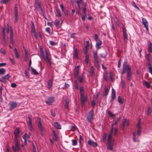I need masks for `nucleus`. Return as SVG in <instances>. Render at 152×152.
Returning <instances> with one entry per match:
<instances>
[{"mask_svg": "<svg viewBox=\"0 0 152 152\" xmlns=\"http://www.w3.org/2000/svg\"><path fill=\"white\" fill-rule=\"evenodd\" d=\"M40 51L41 56H42L43 59L46 62L48 63L50 65L52 64L51 62V58L50 57V55L49 54L48 51L47 50H45V56L43 49L41 48H40Z\"/></svg>", "mask_w": 152, "mask_h": 152, "instance_id": "obj_1", "label": "nucleus"}, {"mask_svg": "<svg viewBox=\"0 0 152 152\" xmlns=\"http://www.w3.org/2000/svg\"><path fill=\"white\" fill-rule=\"evenodd\" d=\"M7 26L8 27L7 29L6 30V32L7 33H8L9 32V31L10 30V42L12 44H13L14 41H13V36H14V34L13 33V30L11 26H9L8 24H7Z\"/></svg>", "mask_w": 152, "mask_h": 152, "instance_id": "obj_2", "label": "nucleus"}, {"mask_svg": "<svg viewBox=\"0 0 152 152\" xmlns=\"http://www.w3.org/2000/svg\"><path fill=\"white\" fill-rule=\"evenodd\" d=\"M15 145H13L12 148L15 152H17L19 149V142L18 139H15Z\"/></svg>", "mask_w": 152, "mask_h": 152, "instance_id": "obj_3", "label": "nucleus"}, {"mask_svg": "<svg viewBox=\"0 0 152 152\" xmlns=\"http://www.w3.org/2000/svg\"><path fill=\"white\" fill-rule=\"evenodd\" d=\"M15 145H13L12 148L15 152H17L19 149V142L18 139H15Z\"/></svg>", "mask_w": 152, "mask_h": 152, "instance_id": "obj_4", "label": "nucleus"}, {"mask_svg": "<svg viewBox=\"0 0 152 152\" xmlns=\"http://www.w3.org/2000/svg\"><path fill=\"white\" fill-rule=\"evenodd\" d=\"M122 30L123 32V36L124 41L125 42H127L128 40V36L126 33V29L124 25L122 24Z\"/></svg>", "mask_w": 152, "mask_h": 152, "instance_id": "obj_5", "label": "nucleus"}, {"mask_svg": "<svg viewBox=\"0 0 152 152\" xmlns=\"http://www.w3.org/2000/svg\"><path fill=\"white\" fill-rule=\"evenodd\" d=\"M94 111L91 110L89 112L87 117V120L88 122H91V120L93 119V116L94 115Z\"/></svg>", "mask_w": 152, "mask_h": 152, "instance_id": "obj_6", "label": "nucleus"}, {"mask_svg": "<svg viewBox=\"0 0 152 152\" xmlns=\"http://www.w3.org/2000/svg\"><path fill=\"white\" fill-rule=\"evenodd\" d=\"M87 101V97L83 94H81L80 95V101L82 106H83Z\"/></svg>", "mask_w": 152, "mask_h": 152, "instance_id": "obj_7", "label": "nucleus"}, {"mask_svg": "<svg viewBox=\"0 0 152 152\" xmlns=\"http://www.w3.org/2000/svg\"><path fill=\"white\" fill-rule=\"evenodd\" d=\"M141 119L139 118L137 121L136 127L138 129L137 134L138 136L140 135L141 133V128L140 127Z\"/></svg>", "mask_w": 152, "mask_h": 152, "instance_id": "obj_8", "label": "nucleus"}, {"mask_svg": "<svg viewBox=\"0 0 152 152\" xmlns=\"http://www.w3.org/2000/svg\"><path fill=\"white\" fill-rule=\"evenodd\" d=\"M18 10L17 5L15 4L14 7V18H15V22L17 21L18 19Z\"/></svg>", "mask_w": 152, "mask_h": 152, "instance_id": "obj_9", "label": "nucleus"}, {"mask_svg": "<svg viewBox=\"0 0 152 152\" xmlns=\"http://www.w3.org/2000/svg\"><path fill=\"white\" fill-rule=\"evenodd\" d=\"M142 23L145 27L147 31H148V23L146 19L143 18H142Z\"/></svg>", "mask_w": 152, "mask_h": 152, "instance_id": "obj_10", "label": "nucleus"}, {"mask_svg": "<svg viewBox=\"0 0 152 152\" xmlns=\"http://www.w3.org/2000/svg\"><path fill=\"white\" fill-rule=\"evenodd\" d=\"M37 119L38 120L37 124V126L39 129H43V128L42 123V120L40 118L37 117Z\"/></svg>", "mask_w": 152, "mask_h": 152, "instance_id": "obj_11", "label": "nucleus"}, {"mask_svg": "<svg viewBox=\"0 0 152 152\" xmlns=\"http://www.w3.org/2000/svg\"><path fill=\"white\" fill-rule=\"evenodd\" d=\"M113 141L108 142L107 145V149L110 150H112L113 144Z\"/></svg>", "mask_w": 152, "mask_h": 152, "instance_id": "obj_12", "label": "nucleus"}, {"mask_svg": "<svg viewBox=\"0 0 152 152\" xmlns=\"http://www.w3.org/2000/svg\"><path fill=\"white\" fill-rule=\"evenodd\" d=\"M54 99L53 97H49L46 100L45 102L49 105H50L54 101Z\"/></svg>", "mask_w": 152, "mask_h": 152, "instance_id": "obj_13", "label": "nucleus"}, {"mask_svg": "<svg viewBox=\"0 0 152 152\" xmlns=\"http://www.w3.org/2000/svg\"><path fill=\"white\" fill-rule=\"evenodd\" d=\"M19 133L20 131L19 129L18 128H17L14 132L15 139H17Z\"/></svg>", "mask_w": 152, "mask_h": 152, "instance_id": "obj_14", "label": "nucleus"}, {"mask_svg": "<svg viewBox=\"0 0 152 152\" xmlns=\"http://www.w3.org/2000/svg\"><path fill=\"white\" fill-rule=\"evenodd\" d=\"M10 77V76L8 74H7L6 75L2 77L1 78L0 80L2 82H5L6 80H8Z\"/></svg>", "mask_w": 152, "mask_h": 152, "instance_id": "obj_15", "label": "nucleus"}, {"mask_svg": "<svg viewBox=\"0 0 152 152\" xmlns=\"http://www.w3.org/2000/svg\"><path fill=\"white\" fill-rule=\"evenodd\" d=\"M129 125V121L126 119H124V121L123 122L122 124V129L124 130V128L125 126H128Z\"/></svg>", "mask_w": 152, "mask_h": 152, "instance_id": "obj_16", "label": "nucleus"}, {"mask_svg": "<svg viewBox=\"0 0 152 152\" xmlns=\"http://www.w3.org/2000/svg\"><path fill=\"white\" fill-rule=\"evenodd\" d=\"M115 97L116 95L115 91L113 88H112V89L111 99V101H113L114 99L115 98Z\"/></svg>", "mask_w": 152, "mask_h": 152, "instance_id": "obj_17", "label": "nucleus"}, {"mask_svg": "<svg viewBox=\"0 0 152 152\" xmlns=\"http://www.w3.org/2000/svg\"><path fill=\"white\" fill-rule=\"evenodd\" d=\"M10 110H12L17 106V104L15 102H12L9 104Z\"/></svg>", "mask_w": 152, "mask_h": 152, "instance_id": "obj_18", "label": "nucleus"}, {"mask_svg": "<svg viewBox=\"0 0 152 152\" xmlns=\"http://www.w3.org/2000/svg\"><path fill=\"white\" fill-rule=\"evenodd\" d=\"M88 144L90 145L95 147L97 146V144L93 141L89 140L88 141Z\"/></svg>", "mask_w": 152, "mask_h": 152, "instance_id": "obj_19", "label": "nucleus"}, {"mask_svg": "<svg viewBox=\"0 0 152 152\" xmlns=\"http://www.w3.org/2000/svg\"><path fill=\"white\" fill-rule=\"evenodd\" d=\"M127 77H131L132 73L131 72V68L129 66H127Z\"/></svg>", "mask_w": 152, "mask_h": 152, "instance_id": "obj_20", "label": "nucleus"}, {"mask_svg": "<svg viewBox=\"0 0 152 152\" xmlns=\"http://www.w3.org/2000/svg\"><path fill=\"white\" fill-rule=\"evenodd\" d=\"M127 66H129L128 65H127L126 64V63L124 62L123 65V69L122 70V72L121 73V75H123L124 73H125L126 72L125 69H127Z\"/></svg>", "mask_w": 152, "mask_h": 152, "instance_id": "obj_21", "label": "nucleus"}, {"mask_svg": "<svg viewBox=\"0 0 152 152\" xmlns=\"http://www.w3.org/2000/svg\"><path fill=\"white\" fill-rule=\"evenodd\" d=\"M104 93L103 96H105L108 94L109 92V90L108 88V86H105L104 88Z\"/></svg>", "mask_w": 152, "mask_h": 152, "instance_id": "obj_22", "label": "nucleus"}, {"mask_svg": "<svg viewBox=\"0 0 152 152\" xmlns=\"http://www.w3.org/2000/svg\"><path fill=\"white\" fill-rule=\"evenodd\" d=\"M73 57L74 58H77L78 52L77 49V48L75 49H74V51L73 53Z\"/></svg>", "mask_w": 152, "mask_h": 152, "instance_id": "obj_23", "label": "nucleus"}, {"mask_svg": "<svg viewBox=\"0 0 152 152\" xmlns=\"http://www.w3.org/2000/svg\"><path fill=\"white\" fill-rule=\"evenodd\" d=\"M120 119H121V117H120L119 118H118L117 119V120L116 121H115V122H113V123H112V126H111V131H112V130H113V125H117V124L119 121H120Z\"/></svg>", "mask_w": 152, "mask_h": 152, "instance_id": "obj_24", "label": "nucleus"}, {"mask_svg": "<svg viewBox=\"0 0 152 152\" xmlns=\"http://www.w3.org/2000/svg\"><path fill=\"white\" fill-rule=\"evenodd\" d=\"M69 101L70 99L69 98H67L65 100V104L64 106L65 108L68 109Z\"/></svg>", "mask_w": 152, "mask_h": 152, "instance_id": "obj_25", "label": "nucleus"}, {"mask_svg": "<svg viewBox=\"0 0 152 152\" xmlns=\"http://www.w3.org/2000/svg\"><path fill=\"white\" fill-rule=\"evenodd\" d=\"M102 44V41L101 40H100L99 39L97 41V43H96V48L98 49H99L100 48V45Z\"/></svg>", "mask_w": 152, "mask_h": 152, "instance_id": "obj_26", "label": "nucleus"}, {"mask_svg": "<svg viewBox=\"0 0 152 152\" xmlns=\"http://www.w3.org/2000/svg\"><path fill=\"white\" fill-rule=\"evenodd\" d=\"M28 122L27 123L28 125L31 126V124H32V116L31 115H28Z\"/></svg>", "mask_w": 152, "mask_h": 152, "instance_id": "obj_27", "label": "nucleus"}, {"mask_svg": "<svg viewBox=\"0 0 152 152\" xmlns=\"http://www.w3.org/2000/svg\"><path fill=\"white\" fill-rule=\"evenodd\" d=\"M147 66L149 72L151 73L152 75V66L151 65V64L150 63L148 62L147 64Z\"/></svg>", "mask_w": 152, "mask_h": 152, "instance_id": "obj_28", "label": "nucleus"}, {"mask_svg": "<svg viewBox=\"0 0 152 152\" xmlns=\"http://www.w3.org/2000/svg\"><path fill=\"white\" fill-rule=\"evenodd\" d=\"M24 51L25 52L24 61H27L28 57V50L25 49H24Z\"/></svg>", "mask_w": 152, "mask_h": 152, "instance_id": "obj_29", "label": "nucleus"}, {"mask_svg": "<svg viewBox=\"0 0 152 152\" xmlns=\"http://www.w3.org/2000/svg\"><path fill=\"white\" fill-rule=\"evenodd\" d=\"M54 126L57 129H61V126L57 122H55L54 123Z\"/></svg>", "mask_w": 152, "mask_h": 152, "instance_id": "obj_30", "label": "nucleus"}, {"mask_svg": "<svg viewBox=\"0 0 152 152\" xmlns=\"http://www.w3.org/2000/svg\"><path fill=\"white\" fill-rule=\"evenodd\" d=\"M94 61L99 60L98 56L97 54V52L94 51Z\"/></svg>", "mask_w": 152, "mask_h": 152, "instance_id": "obj_31", "label": "nucleus"}, {"mask_svg": "<svg viewBox=\"0 0 152 152\" xmlns=\"http://www.w3.org/2000/svg\"><path fill=\"white\" fill-rule=\"evenodd\" d=\"M113 130H112V131H111H111H110V133L108 136V140H107L108 142L113 141V140H112L111 139L112 134L113 133Z\"/></svg>", "mask_w": 152, "mask_h": 152, "instance_id": "obj_32", "label": "nucleus"}, {"mask_svg": "<svg viewBox=\"0 0 152 152\" xmlns=\"http://www.w3.org/2000/svg\"><path fill=\"white\" fill-rule=\"evenodd\" d=\"M52 81L51 79H50L49 80L48 82V88H51L52 87Z\"/></svg>", "mask_w": 152, "mask_h": 152, "instance_id": "obj_33", "label": "nucleus"}, {"mask_svg": "<svg viewBox=\"0 0 152 152\" xmlns=\"http://www.w3.org/2000/svg\"><path fill=\"white\" fill-rule=\"evenodd\" d=\"M53 139L55 141H57V137L56 132L54 131H53Z\"/></svg>", "mask_w": 152, "mask_h": 152, "instance_id": "obj_34", "label": "nucleus"}, {"mask_svg": "<svg viewBox=\"0 0 152 152\" xmlns=\"http://www.w3.org/2000/svg\"><path fill=\"white\" fill-rule=\"evenodd\" d=\"M31 31H35V29L34 25L33 23V22L32 21H31Z\"/></svg>", "mask_w": 152, "mask_h": 152, "instance_id": "obj_35", "label": "nucleus"}, {"mask_svg": "<svg viewBox=\"0 0 152 152\" xmlns=\"http://www.w3.org/2000/svg\"><path fill=\"white\" fill-rule=\"evenodd\" d=\"M108 114L110 115V117L114 119L115 118V115L113 114L110 111H108Z\"/></svg>", "mask_w": 152, "mask_h": 152, "instance_id": "obj_36", "label": "nucleus"}, {"mask_svg": "<svg viewBox=\"0 0 152 152\" xmlns=\"http://www.w3.org/2000/svg\"><path fill=\"white\" fill-rule=\"evenodd\" d=\"M14 50L16 58H19V55L17 51V49L16 48H15L14 49Z\"/></svg>", "mask_w": 152, "mask_h": 152, "instance_id": "obj_37", "label": "nucleus"}, {"mask_svg": "<svg viewBox=\"0 0 152 152\" xmlns=\"http://www.w3.org/2000/svg\"><path fill=\"white\" fill-rule=\"evenodd\" d=\"M76 3L77 4L78 9L79 10H80L81 8L80 6V4L82 3V0H78L76 1Z\"/></svg>", "mask_w": 152, "mask_h": 152, "instance_id": "obj_38", "label": "nucleus"}, {"mask_svg": "<svg viewBox=\"0 0 152 152\" xmlns=\"http://www.w3.org/2000/svg\"><path fill=\"white\" fill-rule=\"evenodd\" d=\"M149 42V45L148 46V50L149 52L152 53V43L150 42Z\"/></svg>", "mask_w": 152, "mask_h": 152, "instance_id": "obj_39", "label": "nucleus"}, {"mask_svg": "<svg viewBox=\"0 0 152 152\" xmlns=\"http://www.w3.org/2000/svg\"><path fill=\"white\" fill-rule=\"evenodd\" d=\"M124 99L121 98L120 96H119L118 97V101L121 104H122L124 102Z\"/></svg>", "mask_w": 152, "mask_h": 152, "instance_id": "obj_40", "label": "nucleus"}, {"mask_svg": "<svg viewBox=\"0 0 152 152\" xmlns=\"http://www.w3.org/2000/svg\"><path fill=\"white\" fill-rule=\"evenodd\" d=\"M89 56L88 55L86 54V55L85 57V62L87 64H88V61L89 60Z\"/></svg>", "mask_w": 152, "mask_h": 152, "instance_id": "obj_41", "label": "nucleus"}, {"mask_svg": "<svg viewBox=\"0 0 152 152\" xmlns=\"http://www.w3.org/2000/svg\"><path fill=\"white\" fill-rule=\"evenodd\" d=\"M31 71L33 72V73L35 75H37L38 74L36 70L33 68L32 67L30 68Z\"/></svg>", "mask_w": 152, "mask_h": 152, "instance_id": "obj_42", "label": "nucleus"}, {"mask_svg": "<svg viewBox=\"0 0 152 152\" xmlns=\"http://www.w3.org/2000/svg\"><path fill=\"white\" fill-rule=\"evenodd\" d=\"M143 84L147 88H149L150 87V84L148 82L146 81H144L143 82Z\"/></svg>", "mask_w": 152, "mask_h": 152, "instance_id": "obj_43", "label": "nucleus"}, {"mask_svg": "<svg viewBox=\"0 0 152 152\" xmlns=\"http://www.w3.org/2000/svg\"><path fill=\"white\" fill-rule=\"evenodd\" d=\"M152 111V109L150 107H148L147 111V115H149L151 113Z\"/></svg>", "mask_w": 152, "mask_h": 152, "instance_id": "obj_44", "label": "nucleus"}, {"mask_svg": "<svg viewBox=\"0 0 152 152\" xmlns=\"http://www.w3.org/2000/svg\"><path fill=\"white\" fill-rule=\"evenodd\" d=\"M94 68L93 66H91L90 68V73L91 75H92L94 73Z\"/></svg>", "mask_w": 152, "mask_h": 152, "instance_id": "obj_45", "label": "nucleus"}, {"mask_svg": "<svg viewBox=\"0 0 152 152\" xmlns=\"http://www.w3.org/2000/svg\"><path fill=\"white\" fill-rule=\"evenodd\" d=\"M87 4L85 2V6L83 8V15H86V7Z\"/></svg>", "mask_w": 152, "mask_h": 152, "instance_id": "obj_46", "label": "nucleus"}, {"mask_svg": "<svg viewBox=\"0 0 152 152\" xmlns=\"http://www.w3.org/2000/svg\"><path fill=\"white\" fill-rule=\"evenodd\" d=\"M125 81L124 80H121V85L122 88H124L125 86Z\"/></svg>", "mask_w": 152, "mask_h": 152, "instance_id": "obj_47", "label": "nucleus"}, {"mask_svg": "<svg viewBox=\"0 0 152 152\" xmlns=\"http://www.w3.org/2000/svg\"><path fill=\"white\" fill-rule=\"evenodd\" d=\"M5 70L4 69H0V75H3L4 74Z\"/></svg>", "mask_w": 152, "mask_h": 152, "instance_id": "obj_48", "label": "nucleus"}, {"mask_svg": "<svg viewBox=\"0 0 152 152\" xmlns=\"http://www.w3.org/2000/svg\"><path fill=\"white\" fill-rule=\"evenodd\" d=\"M37 4L39 8V9L42 12L43 11L42 9V6L41 5V3L39 2H38L37 3Z\"/></svg>", "mask_w": 152, "mask_h": 152, "instance_id": "obj_49", "label": "nucleus"}, {"mask_svg": "<svg viewBox=\"0 0 152 152\" xmlns=\"http://www.w3.org/2000/svg\"><path fill=\"white\" fill-rule=\"evenodd\" d=\"M26 135L27 134L26 133H25L23 135V139L24 140V142H25V144H26Z\"/></svg>", "mask_w": 152, "mask_h": 152, "instance_id": "obj_50", "label": "nucleus"}, {"mask_svg": "<svg viewBox=\"0 0 152 152\" xmlns=\"http://www.w3.org/2000/svg\"><path fill=\"white\" fill-rule=\"evenodd\" d=\"M94 64L95 66L97 67H99V60L94 61Z\"/></svg>", "mask_w": 152, "mask_h": 152, "instance_id": "obj_51", "label": "nucleus"}, {"mask_svg": "<svg viewBox=\"0 0 152 152\" xmlns=\"http://www.w3.org/2000/svg\"><path fill=\"white\" fill-rule=\"evenodd\" d=\"M133 140L134 142L136 141V134L135 132H134L133 133Z\"/></svg>", "mask_w": 152, "mask_h": 152, "instance_id": "obj_52", "label": "nucleus"}, {"mask_svg": "<svg viewBox=\"0 0 152 152\" xmlns=\"http://www.w3.org/2000/svg\"><path fill=\"white\" fill-rule=\"evenodd\" d=\"M56 12L58 15V16L59 17H61V12L58 9H57L56 10Z\"/></svg>", "mask_w": 152, "mask_h": 152, "instance_id": "obj_53", "label": "nucleus"}, {"mask_svg": "<svg viewBox=\"0 0 152 152\" xmlns=\"http://www.w3.org/2000/svg\"><path fill=\"white\" fill-rule=\"evenodd\" d=\"M101 57L103 58H105L106 56L107 55V54L106 52L104 53L100 54Z\"/></svg>", "mask_w": 152, "mask_h": 152, "instance_id": "obj_54", "label": "nucleus"}, {"mask_svg": "<svg viewBox=\"0 0 152 152\" xmlns=\"http://www.w3.org/2000/svg\"><path fill=\"white\" fill-rule=\"evenodd\" d=\"M132 5L133 6L135 7L136 8L137 10H140V9L137 6L136 3H135L133 1L132 2Z\"/></svg>", "mask_w": 152, "mask_h": 152, "instance_id": "obj_55", "label": "nucleus"}, {"mask_svg": "<svg viewBox=\"0 0 152 152\" xmlns=\"http://www.w3.org/2000/svg\"><path fill=\"white\" fill-rule=\"evenodd\" d=\"M0 51L3 55H5L6 54V51L4 49L1 48L0 50Z\"/></svg>", "mask_w": 152, "mask_h": 152, "instance_id": "obj_56", "label": "nucleus"}, {"mask_svg": "<svg viewBox=\"0 0 152 152\" xmlns=\"http://www.w3.org/2000/svg\"><path fill=\"white\" fill-rule=\"evenodd\" d=\"M60 20H56L55 21V25L57 27L59 25L60 23Z\"/></svg>", "mask_w": 152, "mask_h": 152, "instance_id": "obj_57", "label": "nucleus"}, {"mask_svg": "<svg viewBox=\"0 0 152 152\" xmlns=\"http://www.w3.org/2000/svg\"><path fill=\"white\" fill-rule=\"evenodd\" d=\"M103 78L105 81H107V73L104 75Z\"/></svg>", "mask_w": 152, "mask_h": 152, "instance_id": "obj_58", "label": "nucleus"}, {"mask_svg": "<svg viewBox=\"0 0 152 152\" xmlns=\"http://www.w3.org/2000/svg\"><path fill=\"white\" fill-rule=\"evenodd\" d=\"M78 71L77 69H76L74 73V75H75V77H76V76H77V75L78 74Z\"/></svg>", "mask_w": 152, "mask_h": 152, "instance_id": "obj_59", "label": "nucleus"}, {"mask_svg": "<svg viewBox=\"0 0 152 152\" xmlns=\"http://www.w3.org/2000/svg\"><path fill=\"white\" fill-rule=\"evenodd\" d=\"M11 86L12 88H14L17 86L16 84L15 83H12L11 84Z\"/></svg>", "mask_w": 152, "mask_h": 152, "instance_id": "obj_60", "label": "nucleus"}, {"mask_svg": "<svg viewBox=\"0 0 152 152\" xmlns=\"http://www.w3.org/2000/svg\"><path fill=\"white\" fill-rule=\"evenodd\" d=\"M88 49L85 48H84L83 49V52H84V53L85 54H86V55L87 54V53H88Z\"/></svg>", "mask_w": 152, "mask_h": 152, "instance_id": "obj_61", "label": "nucleus"}, {"mask_svg": "<svg viewBox=\"0 0 152 152\" xmlns=\"http://www.w3.org/2000/svg\"><path fill=\"white\" fill-rule=\"evenodd\" d=\"M33 34L34 37L36 38V39H37V34L36 32V31H32L31 32Z\"/></svg>", "mask_w": 152, "mask_h": 152, "instance_id": "obj_62", "label": "nucleus"}, {"mask_svg": "<svg viewBox=\"0 0 152 152\" xmlns=\"http://www.w3.org/2000/svg\"><path fill=\"white\" fill-rule=\"evenodd\" d=\"M96 103L94 100H93L91 103V104L92 107H94Z\"/></svg>", "mask_w": 152, "mask_h": 152, "instance_id": "obj_63", "label": "nucleus"}, {"mask_svg": "<svg viewBox=\"0 0 152 152\" xmlns=\"http://www.w3.org/2000/svg\"><path fill=\"white\" fill-rule=\"evenodd\" d=\"M77 142L76 140H73L72 141V145H75L77 144Z\"/></svg>", "mask_w": 152, "mask_h": 152, "instance_id": "obj_64", "label": "nucleus"}]
</instances>
